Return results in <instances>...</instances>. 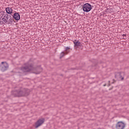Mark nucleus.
<instances>
[{
  "instance_id": "obj_1",
  "label": "nucleus",
  "mask_w": 129,
  "mask_h": 129,
  "mask_svg": "<svg viewBox=\"0 0 129 129\" xmlns=\"http://www.w3.org/2000/svg\"><path fill=\"white\" fill-rule=\"evenodd\" d=\"M20 71L21 73L32 72V73H34L35 74H40L43 71V69L40 67L37 68L34 67L33 62L31 60H29L20 68Z\"/></svg>"
},
{
  "instance_id": "obj_2",
  "label": "nucleus",
  "mask_w": 129,
  "mask_h": 129,
  "mask_svg": "<svg viewBox=\"0 0 129 129\" xmlns=\"http://www.w3.org/2000/svg\"><path fill=\"white\" fill-rule=\"evenodd\" d=\"M30 91L27 89L21 88L18 90L12 92V94L15 97H21L22 96H28Z\"/></svg>"
},
{
  "instance_id": "obj_3",
  "label": "nucleus",
  "mask_w": 129,
  "mask_h": 129,
  "mask_svg": "<svg viewBox=\"0 0 129 129\" xmlns=\"http://www.w3.org/2000/svg\"><path fill=\"white\" fill-rule=\"evenodd\" d=\"M2 21L3 24H6V23H8V24H12V23L14 22V19H13V18H12V16H11V15L6 14L5 15V16H4Z\"/></svg>"
},
{
  "instance_id": "obj_4",
  "label": "nucleus",
  "mask_w": 129,
  "mask_h": 129,
  "mask_svg": "<svg viewBox=\"0 0 129 129\" xmlns=\"http://www.w3.org/2000/svg\"><path fill=\"white\" fill-rule=\"evenodd\" d=\"M9 69V63L6 61H2L0 64V70L2 72H5Z\"/></svg>"
},
{
  "instance_id": "obj_5",
  "label": "nucleus",
  "mask_w": 129,
  "mask_h": 129,
  "mask_svg": "<svg viewBox=\"0 0 129 129\" xmlns=\"http://www.w3.org/2000/svg\"><path fill=\"white\" fill-rule=\"evenodd\" d=\"M91 5L86 3L83 6V10L84 12H86V13H88L89 12H90L91 11Z\"/></svg>"
},
{
  "instance_id": "obj_6",
  "label": "nucleus",
  "mask_w": 129,
  "mask_h": 129,
  "mask_svg": "<svg viewBox=\"0 0 129 129\" xmlns=\"http://www.w3.org/2000/svg\"><path fill=\"white\" fill-rule=\"evenodd\" d=\"M45 122V118H42L39 119L35 123V128H38L39 126H41Z\"/></svg>"
},
{
  "instance_id": "obj_7",
  "label": "nucleus",
  "mask_w": 129,
  "mask_h": 129,
  "mask_svg": "<svg viewBox=\"0 0 129 129\" xmlns=\"http://www.w3.org/2000/svg\"><path fill=\"white\" fill-rule=\"evenodd\" d=\"M124 127H125V124L122 121H118L116 124V129H124Z\"/></svg>"
},
{
  "instance_id": "obj_8",
  "label": "nucleus",
  "mask_w": 129,
  "mask_h": 129,
  "mask_svg": "<svg viewBox=\"0 0 129 129\" xmlns=\"http://www.w3.org/2000/svg\"><path fill=\"white\" fill-rule=\"evenodd\" d=\"M121 74H124L123 73H121V72H119V73H115V78H116V79H117V80H123L124 78L122 77V76H121Z\"/></svg>"
},
{
  "instance_id": "obj_9",
  "label": "nucleus",
  "mask_w": 129,
  "mask_h": 129,
  "mask_svg": "<svg viewBox=\"0 0 129 129\" xmlns=\"http://www.w3.org/2000/svg\"><path fill=\"white\" fill-rule=\"evenodd\" d=\"M13 18L16 20V21H19L21 19V16H20V14L18 13H15L14 14Z\"/></svg>"
},
{
  "instance_id": "obj_10",
  "label": "nucleus",
  "mask_w": 129,
  "mask_h": 129,
  "mask_svg": "<svg viewBox=\"0 0 129 129\" xmlns=\"http://www.w3.org/2000/svg\"><path fill=\"white\" fill-rule=\"evenodd\" d=\"M6 11L7 14H8L9 15H12V13H13V9L11 7H7L6 8Z\"/></svg>"
},
{
  "instance_id": "obj_11",
  "label": "nucleus",
  "mask_w": 129,
  "mask_h": 129,
  "mask_svg": "<svg viewBox=\"0 0 129 129\" xmlns=\"http://www.w3.org/2000/svg\"><path fill=\"white\" fill-rule=\"evenodd\" d=\"M74 44H75V47H78L80 46V42H79V41H74Z\"/></svg>"
},
{
  "instance_id": "obj_12",
  "label": "nucleus",
  "mask_w": 129,
  "mask_h": 129,
  "mask_svg": "<svg viewBox=\"0 0 129 129\" xmlns=\"http://www.w3.org/2000/svg\"><path fill=\"white\" fill-rule=\"evenodd\" d=\"M65 54H66V52H64V51L62 52L59 55V58L60 59L63 58V57H64V56H65Z\"/></svg>"
},
{
  "instance_id": "obj_13",
  "label": "nucleus",
  "mask_w": 129,
  "mask_h": 129,
  "mask_svg": "<svg viewBox=\"0 0 129 129\" xmlns=\"http://www.w3.org/2000/svg\"><path fill=\"white\" fill-rule=\"evenodd\" d=\"M69 49H70V47H67L66 48V54H68V53H69V51H68V50H69Z\"/></svg>"
},
{
  "instance_id": "obj_14",
  "label": "nucleus",
  "mask_w": 129,
  "mask_h": 129,
  "mask_svg": "<svg viewBox=\"0 0 129 129\" xmlns=\"http://www.w3.org/2000/svg\"><path fill=\"white\" fill-rule=\"evenodd\" d=\"M3 19H4V17H1L0 18V24H2V23L3 24H4V22H3V21H4V20H3Z\"/></svg>"
},
{
  "instance_id": "obj_15",
  "label": "nucleus",
  "mask_w": 129,
  "mask_h": 129,
  "mask_svg": "<svg viewBox=\"0 0 129 129\" xmlns=\"http://www.w3.org/2000/svg\"><path fill=\"white\" fill-rule=\"evenodd\" d=\"M121 35L122 36L123 39H126V34H121Z\"/></svg>"
},
{
  "instance_id": "obj_16",
  "label": "nucleus",
  "mask_w": 129,
  "mask_h": 129,
  "mask_svg": "<svg viewBox=\"0 0 129 129\" xmlns=\"http://www.w3.org/2000/svg\"><path fill=\"white\" fill-rule=\"evenodd\" d=\"M110 81H109V84H108V86H110Z\"/></svg>"
},
{
  "instance_id": "obj_17",
  "label": "nucleus",
  "mask_w": 129,
  "mask_h": 129,
  "mask_svg": "<svg viewBox=\"0 0 129 129\" xmlns=\"http://www.w3.org/2000/svg\"><path fill=\"white\" fill-rule=\"evenodd\" d=\"M103 86H106V84H104Z\"/></svg>"
},
{
  "instance_id": "obj_18",
  "label": "nucleus",
  "mask_w": 129,
  "mask_h": 129,
  "mask_svg": "<svg viewBox=\"0 0 129 129\" xmlns=\"http://www.w3.org/2000/svg\"><path fill=\"white\" fill-rule=\"evenodd\" d=\"M1 17H2V16H1V15H0V18H1Z\"/></svg>"
}]
</instances>
